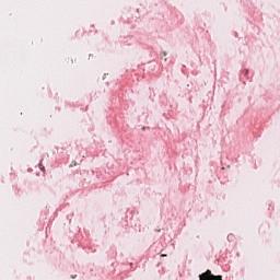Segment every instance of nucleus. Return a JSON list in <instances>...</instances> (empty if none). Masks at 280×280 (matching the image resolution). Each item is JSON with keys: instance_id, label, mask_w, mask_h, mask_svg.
I'll list each match as a JSON object with an SVG mask.
<instances>
[{"instance_id": "f257e3e1", "label": "nucleus", "mask_w": 280, "mask_h": 280, "mask_svg": "<svg viewBox=\"0 0 280 280\" xmlns=\"http://www.w3.org/2000/svg\"><path fill=\"white\" fill-rule=\"evenodd\" d=\"M199 280H222V276H213L211 270H207L206 272L199 276Z\"/></svg>"}, {"instance_id": "20e7f679", "label": "nucleus", "mask_w": 280, "mask_h": 280, "mask_svg": "<svg viewBox=\"0 0 280 280\" xmlns=\"http://www.w3.org/2000/svg\"><path fill=\"white\" fill-rule=\"evenodd\" d=\"M73 165H77L75 162H72L71 165H70V167H73Z\"/></svg>"}, {"instance_id": "39448f33", "label": "nucleus", "mask_w": 280, "mask_h": 280, "mask_svg": "<svg viewBox=\"0 0 280 280\" xmlns=\"http://www.w3.org/2000/svg\"><path fill=\"white\" fill-rule=\"evenodd\" d=\"M75 277H78L77 275H74V276H71V279H75Z\"/></svg>"}, {"instance_id": "f03ea898", "label": "nucleus", "mask_w": 280, "mask_h": 280, "mask_svg": "<svg viewBox=\"0 0 280 280\" xmlns=\"http://www.w3.org/2000/svg\"><path fill=\"white\" fill-rule=\"evenodd\" d=\"M39 170H40L42 172H45V166H44L43 164H39Z\"/></svg>"}, {"instance_id": "7ed1b4c3", "label": "nucleus", "mask_w": 280, "mask_h": 280, "mask_svg": "<svg viewBox=\"0 0 280 280\" xmlns=\"http://www.w3.org/2000/svg\"><path fill=\"white\" fill-rule=\"evenodd\" d=\"M162 55H163V56H167V52H166V51H162Z\"/></svg>"}]
</instances>
